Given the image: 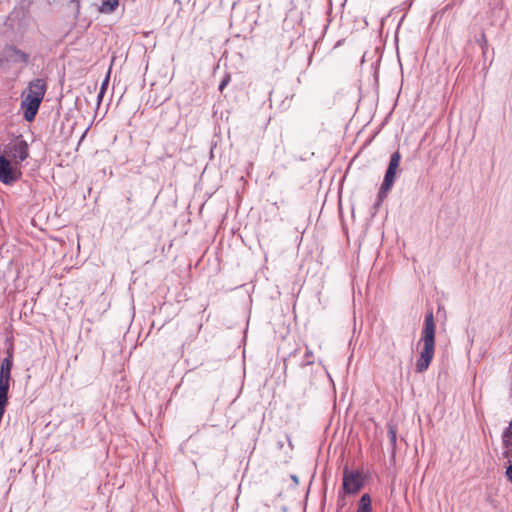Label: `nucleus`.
<instances>
[{
  "instance_id": "6ab92c4d",
  "label": "nucleus",
  "mask_w": 512,
  "mask_h": 512,
  "mask_svg": "<svg viewBox=\"0 0 512 512\" xmlns=\"http://www.w3.org/2000/svg\"><path fill=\"white\" fill-rule=\"evenodd\" d=\"M107 83H108V77L104 80V82L101 85V90H100V93L98 95L99 100H101V98L103 97V94H104V91H105Z\"/></svg>"
},
{
  "instance_id": "f3484780",
  "label": "nucleus",
  "mask_w": 512,
  "mask_h": 512,
  "mask_svg": "<svg viewBox=\"0 0 512 512\" xmlns=\"http://www.w3.org/2000/svg\"><path fill=\"white\" fill-rule=\"evenodd\" d=\"M305 357L307 358V360L304 363H302V366L312 365L313 364V360L311 358L313 357V353L308 348L306 349Z\"/></svg>"
},
{
  "instance_id": "423d86ee",
  "label": "nucleus",
  "mask_w": 512,
  "mask_h": 512,
  "mask_svg": "<svg viewBox=\"0 0 512 512\" xmlns=\"http://www.w3.org/2000/svg\"><path fill=\"white\" fill-rule=\"evenodd\" d=\"M13 367V351L9 349L7 356L2 360L0 365V377L11 379V370Z\"/></svg>"
},
{
  "instance_id": "39448f33",
  "label": "nucleus",
  "mask_w": 512,
  "mask_h": 512,
  "mask_svg": "<svg viewBox=\"0 0 512 512\" xmlns=\"http://www.w3.org/2000/svg\"><path fill=\"white\" fill-rule=\"evenodd\" d=\"M21 176L19 165H15L5 155H0V181L5 185H12L20 180Z\"/></svg>"
},
{
  "instance_id": "412c9836",
  "label": "nucleus",
  "mask_w": 512,
  "mask_h": 512,
  "mask_svg": "<svg viewBox=\"0 0 512 512\" xmlns=\"http://www.w3.org/2000/svg\"><path fill=\"white\" fill-rule=\"evenodd\" d=\"M291 479L296 483L298 484V477L296 475H292L291 476Z\"/></svg>"
},
{
  "instance_id": "dca6fc26",
  "label": "nucleus",
  "mask_w": 512,
  "mask_h": 512,
  "mask_svg": "<svg viewBox=\"0 0 512 512\" xmlns=\"http://www.w3.org/2000/svg\"><path fill=\"white\" fill-rule=\"evenodd\" d=\"M231 80V77L229 74H225V76L222 78L220 84H219V91L222 92L224 88L229 84Z\"/></svg>"
},
{
  "instance_id": "f257e3e1",
  "label": "nucleus",
  "mask_w": 512,
  "mask_h": 512,
  "mask_svg": "<svg viewBox=\"0 0 512 512\" xmlns=\"http://www.w3.org/2000/svg\"><path fill=\"white\" fill-rule=\"evenodd\" d=\"M46 91V81L36 78L30 81L26 90L22 92L21 110L26 121L32 122L35 119Z\"/></svg>"
},
{
  "instance_id": "aec40b11",
  "label": "nucleus",
  "mask_w": 512,
  "mask_h": 512,
  "mask_svg": "<svg viewBox=\"0 0 512 512\" xmlns=\"http://www.w3.org/2000/svg\"><path fill=\"white\" fill-rule=\"evenodd\" d=\"M510 380H509V391H510V396L512 397V365L510 367Z\"/></svg>"
},
{
  "instance_id": "4468645a",
  "label": "nucleus",
  "mask_w": 512,
  "mask_h": 512,
  "mask_svg": "<svg viewBox=\"0 0 512 512\" xmlns=\"http://www.w3.org/2000/svg\"><path fill=\"white\" fill-rule=\"evenodd\" d=\"M386 196H387V193L382 194V187H380L379 192H378V197H377L378 199H377V201L375 202V204H374V206H373V208L375 209V211H377V210L379 209V207H380V206H381V204H382L383 199H384Z\"/></svg>"
},
{
  "instance_id": "ddd939ff",
  "label": "nucleus",
  "mask_w": 512,
  "mask_h": 512,
  "mask_svg": "<svg viewBox=\"0 0 512 512\" xmlns=\"http://www.w3.org/2000/svg\"><path fill=\"white\" fill-rule=\"evenodd\" d=\"M476 42L480 45L483 53H485V50L488 46V41L484 32H482L480 37L476 39Z\"/></svg>"
},
{
  "instance_id": "20e7f679",
  "label": "nucleus",
  "mask_w": 512,
  "mask_h": 512,
  "mask_svg": "<svg viewBox=\"0 0 512 512\" xmlns=\"http://www.w3.org/2000/svg\"><path fill=\"white\" fill-rule=\"evenodd\" d=\"M364 486V478L359 470L343 469L342 490L344 494L355 495Z\"/></svg>"
},
{
  "instance_id": "2eb2a0df",
  "label": "nucleus",
  "mask_w": 512,
  "mask_h": 512,
  "mask_svg": "<svg viewBox=\"0 0 512 512\" xmlns=\"http://www.w3.org/2000/svg\"><path fill=\"white\" fill-rule=\"evenodd\" d=\"M346 494H344V491H339L338 493V500H337V509L338 511H340L341 509H343V507L346 505V502H345V497Z\"/></svg>"
},
{
  "instance_id": "f8f14e48",
  "label": "nucleus",
  "mask_w": 512,
  "mask_h": 512,
  "mask_svg": "<svg viewBox=\"0 0 512 512\" xmlns=\"http://www.w3.org/2000/svg\"><path fill=\"white\" fill-rule=\"evenodd\" d=\"M400 160H401V155H400L399 151H395L394 153H392V155L390 157L388 167L391 169H395L397 171L399 168V165H400Z\"/></svg>"
},
{
  "instance_id": "a211bd4d",
  "label": "nucleus",
  "mask_w": 512,
  "mask_h": 512,
  "mask_svg": "<svg viewBox=\"0 0 512 512\" xmlns=\"http://www.w3.org/2000/svg\"><path fill=\"white\" fill-rule=\"evenodd\" d=\"M506 467L505 476L507 480L512 484V462Z\"/></svg>"
},
{
  "instance_id": "1a4fd4ad",
  "label": "nucleus",
  "mask_w": 512,
  "mask_h": 512,
  "mask_svg": "<svg viewBox=\"0 0 512 512\" xmlns=\"http://www.w3.org/2000/svg\"><path fill=\"white\" fill-rule=\"evenodd\" d=\"M8 53H9V56L14 61H19V62H22V63H27V61L29 59V55L27 53H25L24 51L18 49L15 46L9 47L8 48Z\"/></svg>"
},
{
  "instance_id": "7ed1b4c3",
  "label": "nucleus",
  "mask_w": 512,
  "mask_h": 512,
  "mask_svg": "<svg viewBox=\"0 0 512 512\" xmlns=\"http://www.w3.org/2000/svg\"><path fill=\"white\" fill-rule=\"evenodd\" d=\"M10 157L15 165H20L29 157L28 143L19 136L14 143L10 142L4 146L3 154Z\"/></svg>"
},
{
  "instance_id": "9d476101",
  "label": "nucleus",
  "mask_w": 512,
  "mask_h": 512,
  "mask_svg": "<svg viewBox=\"0 0 512 512\" xmlns=\"http://www.w3.org/2000/svg\"><path fill=\"white\" fill-rule=\"evenodd\" d=\"M387 436L389 438L390 446H391V456L395 457L396 454V442H397V431L394 426L389 425Z\"/></svg>"
},
{
  "instance_id": "6e6552de",
  "label": "nucleus",
  "mask_w": 512,
  "mask_h": 512,
  "mask_svg": "<svg viewBox=\"0 0 512 512\" xmlns=\"http://www.w3.org/2000/svg\"><path fill=\"white\" fill-rule=\"evenodd\" d=\"M372 499L371 496L368 493L363 494L357 505L356 512H372Z\"/></svg>"
},
{
  "instance_id": "0eeeda50",
  "label": "nucleus",
  "mask_w": 512,
  "mask_h": 512,
  "mask_svg": "<svg viewBox=\"0 0 512 512\" xmlns=\"http://www.w3.org/2000/svg\"><path fill=\"white\" fill-rule=\"evenodd\" d=\"M396 174H397V171L395 169H391V168L387 167L383 182L381 184L382 194L388 193L391 190V188L395 182Z\"/></svg>"
},
{
  "instance_id": "9b49d317",
  "label": "nucleus",
  "mask_w": 512,
  "mask_h": 512,
  "mask_svg": "<svg viewBox=\"0 0 512 512\" xmlns=\"http://www.w3.org/2000/svg\"><path fill=\"white\" fill-rule=\"evenodd\" d=\"M118 5H119V0H104L100 7V12L106 13V14L112 13L113 11L116 10Z\"/></svg>"
},
{
  "instance_id": "f03ea898",
  "label": "nucleus",
  "mask_w": 512,
  "mask_h": 512,
  "mask_svg": "<svg viewBox=\"0 0 512 512\" xmlns=\"http://www.w3.org/2000/svg\"><path fill=\"white\" fill-rule=\"evenodd\" d=\"M435 329L434 315L432 311H429L425 315L422 330L421 342H423V348L420 352V357L416 361V371L418 373L426 371L433 359L435 352Z\"/></svg>"
}]
</instances>
